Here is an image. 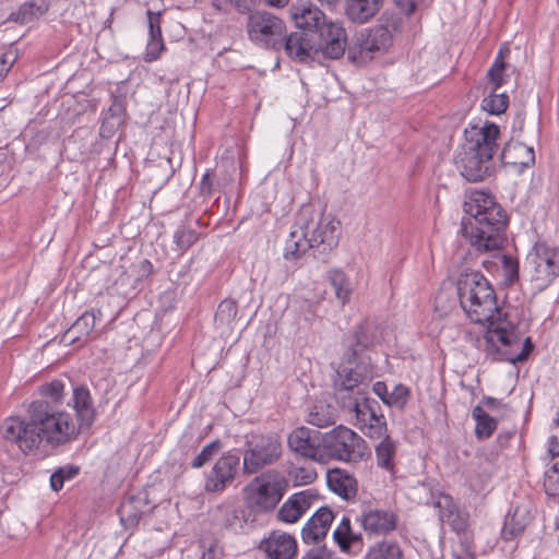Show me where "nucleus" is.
I'll use <instances>...</instances> for the list:
<instances>
[{"label": "nucleus", "mask_w": 559, "mask_h": 559, "mask_svg": "<svg viewBox=\"0 0 559 559\" xmlns=\"http://www.w3.org/2000/svg\"><path fill=\"white\" fill-rule=\"evenodd\" d=\"M38 392L41 399L28 405L26 418L10 417L1 426L2 437L25 454L47 453L76 440L80 435L72 414L60 408L64 399L63 382L43 383Z\"/></svg>", "instance_id": "f257e3e1"}, {"label": "nucleus", "mask_w": 559, "mask_h": 559, "mask_svg": "<svg viewBox=\"0 0 559 559\" xmlns=\"http://www.w3.org/2000/svg\"><path fill=\"white\" fill-rule=\"evenodd\" d=\"M456 289L466 317L472 322L487 324L485 350L492 359L515 365L528 358L534 348L531 338L522 341L515 325L502 317L495 289L480 272L462 273Z\"/></svg>", "instance_id": "f03ea898"}, {"label": "nucleus", "mask_w": 559, "mask_h": 559, "mask_svg": "<svg viewBox=\"0 0 559 559\" xmlns=\"http://www.w3.org/2000/svg\"><path fill=\"white\" fill-rule=\"evenodd\" d=\"M338 221L331 215L316 213L311 206H302L286 240L284 257L295 260L310 248L320 246L323 251L332 250L338 243Z\"/></svg>", "instance_id": "7ed1b4c3"}, {"label": "nucleus", "mask_w": 559, "mask_h": 559, "mask_svg": "<svg viewBox=\"0 0 559 559\" xmlns=\"http://www.w3.org/2000/svg\"><path fill=\"white\" fill-rule=\"evenodd\" d=\"M507 224L506 212L499 205L476 219H463L461 231L477 251L488 252L503 247Z\"/></svg>", "instance_id": "20e7f679"}, {"label": "nucleus", "mask_w": 559, "mask_h": 559, "mask_svg": "<svg viewBox=\"0 0 559 559\" xmlns=\"http://www.w3.org/2000/svg\"><path fill=\"white\" fill-rule=\"evenodd\" d=\"M400 26V19L391 16L385 24L376 25L361 32L356 41L348 47V59L358 66L374 58L377 53L386 51L392 45V32Z\"/></svg>", "instance_id": "39448f33"}, {"label": "nucleus", "mask_w": 559, "mask_h": 559, "mask_svg": "<svg viewBox=\"0 0 559 559\" xmlns=\"http://www.w3.org/2000/svg\"><path fill=\"white\" fill-rule=\"evenodd\" d=\"M323 445L326 462L329 460H336L358 463L370 455V450L365 439L343 425L324 433Z\"/></svg>", "instance_id": "423d86ee"}, {"label": "nucleus", "mask_w": 559, "mask_h": 559, "mask_svg": "<svg viewBox=\"0 0 559 559\" xmlns=\"http://www.w3.org/2000/svg\"><path fill=\"white\" fill-rule=\"evenodd\" d=\"M246 29L249 39L258 46L277 51L284 45L285 22L271 12L255 11L250 13Z\"/></svg>", "instance_id": "0eeeda50"}, {"label": "nucleus", "mask_w": 559, "mask_h": 559, "mask_svg": "<svg viewBox=\"0 0 559 559\" xmlns=\"http://www.w3.org/2000/svg\"><path fill=\"white\" fill-rule=\"evenodd\" d=\"M243 472L255 474L263 467L276 463L282 455V441L276 432L252 435L246 440Z\"/></svg>", "instance_id": "6e6552de"}, {"label": "nucleus", "mask_w": 559, "mask_h": 559, "mask_svg": "<svg viewBox=\"0 0 559 559\" xmlns=\"http://www.w3.org/2000/svg\"><path fill=\"white\" fill-rule=\"evenodd\" d=\"M286 483L278 475L262 474L245 488L247 503L257 512L275 509L284 496Z\"/></svg>", "instance_id": "1a4fd4ad"}, {"label": "nucleus", "mask_w": 559, "mask_h": 559, "mask_svg": "<svg viewBox=\"0 0 559 559\" xmlns=\"http://www.w3.org/2000/svg\"><path fill=\"white\" fill-rule=\"evenodd\" d=\"M324 433L301 426L295 428L287 437V445L295 455L313 462L325 463Z\"/></svg>", "instance_id": "9d476101"}, {"label": "nucleus", "mask_w": 559, "mask_h": 559, "mask_svg": "<svg viewBox=\"0 0 559 559\" xmlns=\"http://www.w3.org/2000/svg\"><path fill=\"white\" fill-rule=\"evenodd\" d=\"M527 262L533 267L532 280L539 287L547 286L559 275V249L546 242L534 246Z\"/></svg>", "instance_id": "9b49d317"}, {"label": "nucleus", "mask_w": 559, "mask_h": 559, "mask_svg": "<svg viewBox=\"0 0 559 559\" xmlns=\"http://www.w3.org/2000/svg\"><path fill=\"white\" fill-rule=\"evenodd\" d=\"M240 457L234 453H225L216 460L204 477V491L222 493L236 480L239 473Z\"/></svg>", "instance_id": "f8f14e48"}, {"label": "nucleus", "mask_w": 559, "mask_h": 559, "mask_svg": "<svg viewBox=\"0 0 559 559\" xmlns=\"http://www.w3.org/2000/svg\"><path fill=\"white\" fill-rule=\"evenodd\" d=\"M367 389V377L358 368L342 366L336 371L334 395L341 406H350L353 399H362Z\"/></svg>", "instance_id": "ddd939ff"}, {"label": "nucleus", "mask_w": 559, "mask_h": 559, "mask_svg": "<svg viewBox=\"0 0 559 559\" xmlns=\"http://www.w3.org/2000/svg\"><path fill=\"white\" fill-rule=\"evenodd\" d=\"M314 38L317 56L338 59L346 51V32L337 22L323 23L319 31L310 34Z\"/></svg>", "instance_id": "4468645a"}, {"label": "nucleus", "mask_w": 559, "mask_h": 559, "mask_svg": "<svg viewBox=\"0 0 559 559\" xmlns=\"http://www.w3.org/2000/svg\"><path fill=\"white\" fill-rule=\"evenodd\" d=\"M499 127L489 121L471 123L464 131L463 145L474 148L486 158H492L498 151Z\"/></svg>", "instance_id": "2eb2a0df"}, {"label": "nucleus", "mask_w": 559, "mask_h": 559, "mask_svg": "<svg viewBox=\"0 0 559 559\" xmlns=\"http://www.w3.org/2000/svg\"><path fill=\"white\" fill-rule=\"evenodd\" d=\"M456 169L467 181L485 180L493 171L492 158H486L474 148L462 145L454 158Z\"/></svg>", "instance_id": "dca6fc26"}, {"label": "nucleus", "mask_w": 559, "mask_h": 559, "mask_svg": "<svg viewBox=\"0 0 559 559\" xmlns=\"http://www.w3.org/2000/svg\"><path fill=\"white\" fill-rule=\"evenodd\" d=\"M319 499V495L312 489H306L292 495L278 509L276 518L280 522L293 524Z\"/></svg>", "instance_id": "f3484780"}, {"label": "nucleus", "mask_w": 559, "mask_h": 559, "mask_svg": "<svg viewBox=\"0 0 559 559\" xmlns=\"http://www.w3.org/2000/svg\"><path fill=\"white\" fill-rule=\"evenodd\" d=\"M267 559H294L297 542L290 534L274 531L259 546Z\"/></svg>", "instance_id": "a211bd4d"}, {"label": "nucleus", "mask_w": 559, "mask_h": 559, "mask_svg": "<svg viewBox=\"0 0 559 559\" xmlns=\"http://www.w3.org/2000/svg\"><path fill=\"white\" fill-rule=\"evenodd\" d=\"M359 521L365 532L370 535H385L397 525V516L393 512L370 507L362 511Z\"/></svg>", "instance_id": "6ab92c4d"}, {"label": "nucleus", "mask_w": 559, "mask_h": 559, "mask_svg": "<svg viewBox=\"0 0 559 559\" xmlns=\"http://www.w3.org/2000/svg\"><path fill=\"white\" fill-rule=\"evenodd\" d=\"M311 33L305 31H296L287 36L285 33L284 45L286 53L298 61L305 62L317 57L314 38Z\"/></svg>", "instance_id": "aec40b11"}, {"label": "nucleus", "mask_w": 559, "mask_h": 559, "mask_svg": "<svg viewBox=\"0 0 559 559\" xmlns=\"http://www.w3.org/2000/svg\"><path fill=\"white\" fill-rule=\"evenodd\" d=\"M333 520L334 513L330 508H319L302 527V540L306 544H316L322 540L326 536Z\"/></svg>", "instance_id": "412c9836"}, {"label": "nucleus", "mask_w": 559, "mask_h": 559, "mask_svg": "<svg viewBox=\"0 0 559 559\" xmlns=\"http://www.w3.org/2000/svg\"><path fill=\"white\" fill-rule=\"evenodd\" d=\"M70 405L75 411V423L80 427V431L90 428L95 419V408L88 389L85 386L74 388L71 402L68 403V406Z\"/></svg>", "instance_id": "4be33fe9"}, {"label": "nucleus", "mask_w": 559, "mask_h": 559, "mask_svg": "<svg viewBox=\"0 0 559 559\" xmlns=\"http://www.w3.org/2000/svg\"><path fill=\"white\" fill-rule=\"evenodd\" d=\"M384 0H346L345 15L357 24L369 22L381 9Z\"/></svg>", "instance_id": "5701e85b"}, {"label": "nucleus", "mask_w": 559, "mask_h": 559, "mask_svg": "<svg viewBox=\"0 0 559 559\" xmlns=\"http://www.w3.org/2000/svg\"><path fill=\"white\" fill-rule=\"evenodd\" d=\"M329 488L344 499H350L357 493V480L347 471L333 468L328 472Z\"/></svg>", "instance_id": "b1692460"}, {"label": "nucleus", "mask_w": 559, "mask_h": 559, "mask_svg": "<svg viewBox=\"0 0 559 559\" xmlns=\"http://www.w3.org/2000/svg\"><path fill=\"white\" fill-rule=\"evenodd\" d=\"M500 159L504 165L527 167L535 160L534 150L521 142H508L502 148Z\"/></svg>", "instance_id": "393cba45"}, {"label": "nucleus", "mask_w": 559, "mask_h": 559, "mask_svg": "<svg viewBox=\"0 0 559 559\" xmlns=\"http://www.w3.org/2000/svg\"><path fill=\"white\" fill-rule=\"evenodd\" d=\"M96 322L94 310L85 311L78 320L66 331L62 342L67 344L83 343L93 333Z\"/></svg>", "instance_id": "a878e982"}, {"label": "nucleus", "mask_w": 559, "mask_h": 559, "mask_svg": "<svg viewBox=\"0 0 559 559\" xmlns=\"http://www.w3.org/2000/svg\"><path fill=\"white\" fill-rule=\"evenodd\" d=\"M463 206L465 214L468 216L465 219H476L478 216L487 215L499 204L492 195L483 191H474L467 197Z\"/></svg>", "instance_id": "bb28decb"}, {"label": "nucleus", "mask_w": 559, "mask_h": 559, "mask_svg": "<svg viewBox=\"0 0 559 559\" xmlns=\"http://www.w3.org/2000/svg\"><path fill=\"white\" fill-rule=\"evenodd\" d=\"M146 508V502L138 496L126 497L119 508L118 514L122 525L127 528L135 526Z\"/></svg>", "instance_id": "cd10ccee"}, {"label": "nucleus", "mask_w": 559, "mask_h": 559, "mask_svg": "<svg viewBox=\"0 0 559 559\" xmlns=\"http://www.w3.org/2000/svg\"><path fill=\"white\" fill-rule=\"evenodd\" d=\"M333 538L340 549L345 552H350L352 549L362 546L361 534L353 531L348 516H343L341 523L333 532Z\"/></svg>", "instance_id": "c85d7f7f"}, {"label": "nucleus", "mask_w": 559, "mask_h": 559, "mask_svg": "<svg viewBox=\"0 0 559 559\" xmlns=\"http://www.w3.org/2000/svg\"><path fill=\"white\" fill-rule=\"evenodd\" d=\"M238 314L237 302L233 299H224L217 307L214 322L222 335H228L235 328Z\"/></svg>", "instance_id": "c756f323"}, {"label": "nucleus", "mask_w": 559, "mask_h": 559, "mask_svg": "<svg viewBox=\"0 0 559 559\" xmlns=\"http://www.w3.org/2000/svg\"><path fill=\"white\" fill-rule=\"evenodd\" d=\"M380 439L381 441L374 448L377 466L390 474H394L395 455L397 450L396 442L389 435H385Z\"/></svg>", "instance_id": "7c9ffc66"}, {"label": "nucleus", "mask_w": 559, "mask_h": 559, "mask_svg": "<svg viewBox=\"0 0 559 559\" xmlns=\"http://www.w3.org/2000/svg\"><path fill=\"white\" fill-rule=\"evenodd\" d=\"M214 519L227 528L237 530L242 526L243 511L236 508L231 500H226L213 511Z\"/></svg>", "instance_id": "2f4dec72"}, {"label": "nucleus", "mask_w": 559, "mask_h": 559, "mask_svg": "<svg viewBox=\"0 0 559 559\" xmlns=\"http://www.w3.org/2000/svg\"><path fill=\"white\" fill-rule=\"evenodd\" d=\"M298 31L314 33L319 31L323 23H328L325 15L318 8H302L294 14Z\"/></svg>", "instance_id": "473e14b6"}, {"label": "nucleus", "mask_w": 559, "mask_h": 559, "mask_svg": "<svg viewBox=\"0 0 559 559\" xmlns=\"http://www.w3.org/2000/svg\"><path fill=\"white\" fill-rule=\"evenodd\" d=\"M530 522V511L521 507H515L513 513L509 515L504 522L502 528L504 539H512L523 533Z\"/></svg>", "instance_id": "72a5a7b5"}, {"label": "nucleus", "mask_w": 559, "mask_h": 559, "mask_svg": "<svg viewBox=\"0 0 559 559\" xmlns=\"http://www.w3.org/2000/svg\"><path fill=\"white\" fill-rule=\"evenodd\" d=\"M350 406H341L343 409L355 413L357 427L366 426V421H370L371 416H374V411L379 408L377 401L368 399L362 395V399H353Z\"/></svg>", "instance_id": "f704fd0d"}, {"label": "nucleus", "mask_w": 559, "mask_h": 559, "mask_svg": "<svg viewBox=\"0 0 559 559\" xmlns=\"http://www.w3.org/2000/svg\"><path fill=\"white\" fill-rule=\"evenodd\" d=\"M328 280L342 306L349 302L353 289L348 276L342 270L334 269L329 271Z\"/></svg>", "instance_id": "c9c22d12"}, {"label": "nucleus", "mask_w": 559, "mask_h": 559, "mask_svg": "<svg viewBox=\"0 0 559 559\" xmlns=\"http://www.w3.org/2000/svg\"><path fill=\"white\" fill-rule=\"evenodd\" d=\"M336 420L335 409L324 403V402H318L316 403L308 414L307 421L310 425L323 428L331 425H334Z\"/></svg>", "instance_id": "e433bc0d"}, {"label": "nucleus", "mask_w": 559, "mask_h": 559, "mask_svg": "<svg viewBox=\"0 0 559 559\" xmlns=\"http://www.w3.org/2000/svg\"><path fill=\"white\" fill-rule=\"evenodd\" d=\"M366 559H403V551L397 542L383 540L369 549Z\"/></svg>", "instance_id": "4c0bfd02"}, {"label": "nucleus", "mask_w": 559, "mask_h": 559, "mask_svg": "<svg viewBox=\"0 0 559 559\" xmlns=\"http://www.w3.org/2000/svg\"><path fill=\"white\" fill-rule=\"evenodd\" d=\"M473 417L476 420L475 433L477 438H489L497 428V420L487 414L480 406L474 407Z\"/></svg>", "instance_id": "58836bf2"}, {"label": "nucleus", "mask_w": 559, "mask_h": 559, "mask_svg": "<svg viewBox=\"0 0 559 559\" xmlns=\"http://www.w3.org/2000/svg\"><path fill=\"white\" fill-rule=\"evenodd\" d=\"M509 106V96L504 93H497L492 87V92L481 100L484 110L491 115L503 114Z\"/></svg>", "instance_id": "ea45409f"}, {"label": "nucleus", "mask_w": 559, "mask_h": 559, "mask_svg": "<svg viewBox=\"0 0 559 559\" xmlns=\"http://www.w3.org/2000/svg\"><path fill=\"white\" fill-rule=\"evenodd\" d=\"M359 429L370 439H380L388 435V425L384 415L378 414V408L374 411V416H371L370 421H366V426Z\"/></svg>", "instance_id": "a19ab883"}, {"label": "nucleus", "mask_w": 559, "mask_h": 559, "mask_svg": "<svg viewBox=\"0 0 559 559\" xmlns=\"http://www.w3.org/2000/svg\"><path fill=\"white\" fill-rule=\"evenodd\" d=\"M198 239L199 234L194 229L186 226L178 228L174 234L176 249L180 253L186 252L198 241Z\"/></svg>", "instance_id": "79ce46f5"}, {"label": "nucleus", "mask_w": 559, "mask_h": 559, "mask_svg": "<svg viewBox=\"0 0 559 559\" xmlns=\"http://www.w3.org/2000/svg\"><path fill=\"white\" fill-rule=\"evenodd\" d=\"M504 70H506V62L503 57V51L500 49L498 52L493 63L489 68L487 72V76L489 79L490 84L495 88V91H498L499 87L504 82Z\"/></svg>", "instance_id": "37998d69"}, {"label": "nucleus", "mask_w": 559, "mask_h": 559, "mask_svg": "<svg viewBox=\"0 0 559 559\" xmlns=\"http://www.w3.org/2000/svg\"><path fill=\"white\" fill-rule=\"evenodd\" d=\"M230 4L239 13H249L253 8L263 2L266 5L275 8H284L288 4L289 0H228Z\"/></svg>", "instance_id": "c03bdc74"}, {"label": "nucleus", "mask_w": 559, "mask_h": 559, "mask_svg": "<svg viewBox=\"0 0 559 559\" xmlns=\"http://www.w3.org/2000/svg\"><path fill=\"white\" fill-rule=\"evenodd\" d=\"M543 487L548 497H559V461L545 472Z\"/></svg>", "instance_id": "a18cd8bd"}, {"label": "nucleus", "mask_w": 559, "mask_h": 559, "mask_svg": "<svg viewBox=\"0 0 559 559\" xmlns=\"http://www.w3.org/2000/svg\"><path fill=\"white\" fill-rule=\"evenodd\" d=\"M79 472L80 468L74 465H68L58 468L50 476V486L52 490L59 491L63 487L64 481L74 478L79 474Z\"/></svg>", "instance_id": "49530a36"}, {"label": "nucleus", "mask_w": 559, "mask_h": 559, "mask_svg": "<svg viewBox=\"0 0 559 559\" xmlns=\"http://www.w3.org/2000/svg\"><path fill=\"white\" fill-rule=\"evenodd\" d=\"M409 397V389L403 384H397L394 386L392 392L389 393V397L384 404L391 407H396L399 409H403Z\"/></svg>", "instance_id": "de8ad7c7"}, {"label": "nucleus", "mask_w": 559, "mask_h": 559, "mask_svg": "<svg viewBox=\"0 0 559 559\" xmlns=\"http://www.w3.org/2000/svg\"><path fill=\"white\" fill-rule=\"evenodd\" d=\"M222 448V442L219 440H214L211 443L206 444L201 452L193 459L191 462V466L193 468H200L204 466L209 461L213 459V456L219 451Z\"/></svg>", "instance_id": "09e8293b"}, {"label": "nucleus", "mask_w": 559, "mask_h": 559, "mask_svg": "<svg viewBox=\"0 0 559 559\" xmlns=\"http://www.w3.org/2000/svg\"><path fill=\"white\" fill-rule=\"evenodd\" d=\"M164 49L165 45L163 38H148L144 60L146 62L156 61L157 59H159Z\"/></svg>", "instance_id": "8fccbe9b"}, {"label": "nucleus", "mask_w": 559, "mask_h": 559, "mask_svg": "<svg viewBox=\"0 0 559 559\" xmlns=\"http://www.w3.org/2000/svg\"><path fill=\"white\" fill-rule=\"evenodd\" d=\"M296 485H308L317 478V473L312 468L296 467L289 473Z\"/></svg>", "instance_id": "3c124183"}, {"label": "nucleus", "mask_w": 559, "mask_h": 559, "mask_svg": "<svg viewBox=\"0 0 559 559\" xmlns=\"http://www.w3.org/2000/svg\"><path fill=\"white\" fill-rule=\"evenodd\" d=\"M148 24V38H163L162 36V14L152 10L146 11Z\"/></svg>", "instance_id": "603ef678"}, {"label": "nucleus", "mask_w": 559, "mask_h": 559, "mask_svg": "<svg viewBox=\"0 0 559 559\" xmlns=\"http://www.w3.org/2000/svg\"><path fill=\"white\" fill-rule=\"evenodd\" d=\"M502 265L509 277V280L518 278L519 275V264L515 259L509 255L502 257Z\"/></svg>", "instance_id": "864d4df0"}, {"label": "nucleus", "mask_w": 559, "mask_h": 559, "mask_svg": "<svg viewBox=\"0 0 559 559\" xmlns=\"http://www.w3.org/2000/svg\"><path fill=\"white\" fill-rule=\"evenodd\" d=\"M424 0H394L395 4L406 15L413 14Z\"/></svg>", "instance_id": "5fc2aeb1"}, {"label": "nucleus", "mask_w": 559, "mask_h": 559, "mask_svg": "<svg viewBox=\"0 0 559 559\" xmlns=\"http://www.w3.org/2000/svg\"><path fill=\"white\" fill-rule=\"evenodd\" d=\"M367 330H368V326H365V325H360L356 330L355 337H356V345L357 346L362 347V348H367L368 346L372 345L373 341L370 340L369 337H367V335H366Z\"/></svg>", "instance_id": "6e6d98bb"}, {"label": "nucleus", "mask_w": 559, "mask_h": 559, "mask_svg": "<svg viewBox=\"0 0 559 559\" xmlns=\"http://www.w3.org/2000/svg\"><path fill=\"white\" fill-rule=\"evenodd\" d=\"M13 62L14 58L11 53H3L0 57V81L5 78Z\"/></svg>", "instance_id": "4d7b16f0"}, {"label": "nucleus", "mask_w": 559, "mask_h": 559, "mask_svg": "<svg viewBox=\"0 0 559 559\" xmlns=\"http://www.w3.org/2000/svg\"><path fill=\"white\" fill-rule=\"evenodd\" d=\"M200 190L203 195H211L213 191V182L211 179V173H205L200 182Z\"/></svg>", "instance_id": "13d9d810"}, {"label": "nucleus", "mask_w": 559, "mask_h": 559, "mask_svg": "<svg viewBox=\"0 0 559 559\" xmlns=\"http://www.w3.org/2000/svg\"><path fill=\"white\" fill-rule=\"evenodd\" d=\"M372 390H373L374 394L378 397H380L383 403H384V400L385 401L388 400L390 392H388V388H386V384L384 382L377 381L373 384Z\"/></svg>", "instance_id": "bf43d9fd"}, {"label": "nucleus", "mask_w": 559, "mask_h": 559, "mask_svg": "<svg viewBox=\"0 0 559 559\" xmlns=\"http://www.w3.org/2000/svg\"><path fill=\"white\" fill-rule=\"evenodd\" d=\"M109 112H110L111 117L120 118L124 112V106H123L122 100H120L116 97L109 107Z\"/></svg>", "instance_id": "052dcab7"}, {"label": "nucleus", "mask_w": 559, "mask_h": 559, "mask_svg": "<svg viewBox=\"0 0 559 559\" xmlns=\"http://www.w3.org/2000/svg\"><path fill=\"white\" fill-rule=\"evenodd\" d=\"M548 452L552 459L559 456V440L556 436H552L549 440Z\"/></svg>", "instance_id": "680f3d73"}, {"label": "nucleus", "mask_w": 559, "mask_h": 559, "mask_svg": "<svg viewBox=\"0 0 559 559\" xmlns=\"http://www.w3.org/2000/svg\"><path fill=\"white\" fill-rule=\"evenodd\" d=\"M24 10V8H21L17 13H12V19L22 23L28 22V17L26 16Z\"/></svg>", "instance_id": "e2e57ef3"}, {"label": "nucleus", "mask_w": 559, "mask_h": 559, "mask_svg": "<svg viewBox=\"0 0 559 559\" xmlns=\"http://www.w3.org/2000/svg\"><path fill=\"white\" fill-rule=\"evenodd\" d=\"M485 404L491 408L493 407H497L498 405H500V402L495 399V397H486L485 399Z\"/></svg>", "instance_id": "0e129e2a"}, {"label": "nucleus", "mask_w": 559, "mask_h": 559, "mask_svg": "<svg viewBox=\"0 0 559 559\" xmlns=\"http://www.w3.org/2000/svg\"><path fill=\"white\" fill-rule=\"evenodd\" d=\"M321 4H325L329 8H334L340 0H319Z\"/></svg>", "instance_id": "69168bd1"}, {"label": "nucleus", "mask_w": 559, "mask_h": 559, "mask_svg": "<svg viewBox=\"0 0 559 559\" xmlns=\"http://www.w3.org/2000/svg\"><path fill=\"white\" fill-rule=\"evenodd\" d=\"M356 355H357V353H356L355 349H349L348 350V353L346 354L348 364H352V361L355 360Z\"/></svg>", "instance_id": "338daca9"}, {"label": "nucleus", "mask_w": 559, "mask_h": 559, "mask_svg": "<svg viewBox=\"0 0 559 559\" xmlns=\"http://www.w3.org/2000/svg\"><path fill=\"white\" fill-rule=\"evenodd\" d=\"M451 515H452V511H448V512L441 511V515L440 516H441L442 520L448 519V521H451V519H450Z\"/></svg>", "instance_id": "774afa93"}]
</instances>
